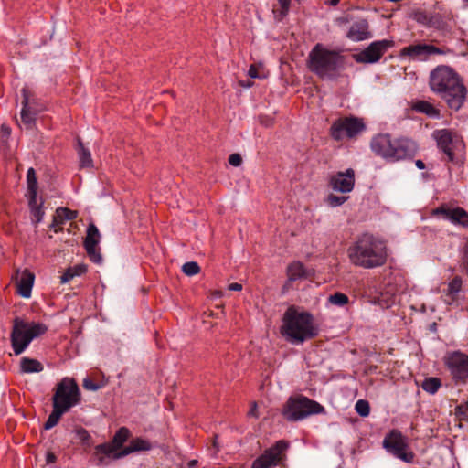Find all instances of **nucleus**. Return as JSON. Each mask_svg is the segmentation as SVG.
Wrapping results in <instances>:
<instances>
[{
  "label": "nucleus",
  "mask_w": 468,
  "mask_h": 468,
  "mask_svg": "<svg viewBox=\"0 0 468 468\" xmlns=\"http://www.w3.org/2000/svg\"><path fill=\"white\" fill-rule=\"evenodd\" d=\"M431 90L436 93L449 109L458 112L467 98V88L461 76L450 66L440 65L430 73Z\"/></svg>",
  "instance_id": "1"
},
{
  "label": "nucleus",
  "mask_w": 468,
  "mask_h": 468,
  "mask_svg": "<svg viewBox=\"0 0 468 468\" xmlns=\"http://www.w3.org/2000/svg\"><path fill=\"white\" fill-rule=\"evenodd\" d=\"M281 334L292 345H301L319 334V326L312 314L295 306H290L282 316Z\"/></svg>",
  "instance_id": "2"
},
{
  "label": "nucleus",
  "mask_w": 468,
  "mask_h": 468,
  "mask_svg": "<svg viewBox=\"0 0 468 468\" xmlns=\"http://www.w3.org/2000/svg\"><path fill=\"white\" fill-rule=\"evenodd\" d=\"M370 148L377 156L388 162L410 159L417 152L414 141L405 137L393 139L388 133L375 135L370 141Z\"/></svg>",
  "instance_id": "3"
},
{
  "label": "nucleus",
  "mask_w": 468,
  "mask_h": 468,
  "mask_svg": "<svg viewBox=\"0 0 468 468\" xmlns=\"http://www.w3.org/2000/svg\"><path fill=\"white\" fill-rule=\"evenodd\" d=\"M345 67V58L339 52L316 44L309 53V69L324 80L339 76Z\"/></svg>",
  "instance_id": "4"
},
{
  "label": "nucleus",
  "mask_w": 468,
  "mask_h": 468,
  "mask_svg": "<svg viewBox=\"0 0 468 468\" xmlns=\"http://www.w3.org/2000/svg\"><path fill=\"white\" fill-rule=\"evenodd\" d=\"M48 327L44 324L27 322L20 317L13 320L10 340L16 356L22 354L37 337L44 335Z\"/></svg>",
  "instance_id": "5"
},
{
  "label": "nucleus",
  "mask_w": 468,
  "mask_h": 468,
  "mask_svg": "<svg viewBox=\"0 0 468 468\" xmlns=\"http://www.w3.org/2000/svg\"><path fill=\"white\" fill-rule=\"evenodd\" d=\"M384 250L381 242L366 234L348 250V254L353 263H385L388 258Z\"/></svg>",
  "instance_id": "6"
},
{
  "label": "nucleus",
  "mask_w": 468,
  "mask_h": 468,
  "mask_svg": "<svg viewBox=\"0 0 468 468\" xmlns=\"http://www.w3.org/2000/svg\"><path fill=\"white\" fill-rule=\"evenodd\" d=\"M323 412L324 408L321 404L306 397L290 398L282 409V415L290 421H298Z\"/></svg>",
  "instance_id": "7"
},
{
  "label": "nucleus",
  "mask_w": 468,
  "mask_h": 468,
  "mask_svg": "<svg viewBox=\"0 0 468 468\" xmlns=\"http://www.w3.org/2000/svg\"><path fill=\"white\" fill-rule=\"evenodd\" d=\"M80 402V391L75 380L64 378L56 387L52 405H58L69 411Z\"/></svg>",
  "instance_id": "8"
},
{
  "label": "nucleus",
  "mask_w": 468,
  "mask_h": 468,
  "mask_svg": "<svg viewBox=\"0 0 468 468\" xmlns=\"http://www.w3.org/2000/svg\"><path fill=\"white\" fill-rule=\"evenodd\" d=\"M131 436L130 431L126 427L120 428L114 434L110 443L99 444L95 447L94 455L98 460V465L108 464V460L115 459V455L124 448L123 444Z\"/></svg>",
  "instance_id": "9"
},
{
  "label": "nucleus",
  "mask_w": 468,
  "mask_h": 468,
  "mask_svg": "<svg viewBox=\"0 0 468 468\" xmlns=\"http://www.w3.org/2000/svg\"><path fill=\"white\" fill-rule=\"evenodd\" d=\"M366 128L363 121L357 117L339 118L334 122L330 128V134L335 141L345 138H354Z\"/></svg>",
  "instance_id": "10"
},
{
  "label": "nucleus",
  "mask_w": 468,
  "mask_h": 468,
  "mask_svg": "<svg viewBox=\"0 0 468 468\" xmlns=\"http://www.w3.org/2000/svg\"><path fill=\"white\" fill-rule=\"evenodd\" d=\"M384 448L405 463H411L414 460V453L408 451L406 439L398 431H392L383 441Z\"/></svg>",
  "instance_id": "11"
},
{
  "label": "nucleus",
  "mask_w": 468,
  "mask_h": 468,
  "mask_svg": "<svg viewBox=\"0 0 468 468\" xmlns=\"http://www.w3.org/2000/svg\"><path fill=\"white\" fill-rule=\"evenodd\" d=\"M451 52V49L447 48H438L431 44L418 43L404 47L400 51V55L410 57L414 60L425 61L433 55H446Z\"/></svg>",
  "instance_id": "12"
},
{
  "label": "nucleus",
  "mask_w": 468,
  "mask_h": 468,
  "mask_svg": "<svg viewBox=\"0 0 468 468\" xmlns=\"http://www.w3.org/2000/svg\"><path fill=\"white\" fill-rule=\"evenodd\" d=\"M288 446L289 444L285 441H277L254 461L251 468H270L277 465L282 460Z\"/></svg>",
  "instance_id": "13"
},
{
  "label": "nucleus",
  "mask_w": 468,
  "mask_h": 468,
  "mask_svg": "<svg viewBox=\"0 0 468 468\" xmlns=\"http://www.w3.org/2000/svg\"><path fill=\"white\" fill-rule=\"evenodd\" d=\"M392 46V40L382 39L374 41L367 48L355 55V59L360 63H375Z\"/></svg>",
  "instance_id": "14"
},
{
  "label": "nucleus",
  "mask_w": 468,
  "mask_h": 468,
  "mask_svg": "<svg viewBox=\"0 0 468 468\" xmlns=\"http://www.w3.org/2000/svg\"><path fill=\"white\" fill-rule=\"evenodd\" d=\"M445 363L454 379L468 378V356L460 351L451 352L445 356Z\"/></svg>",
  "instance_id": "15"
},
{
  "label": "nucleus",
  "mask_w": 468,
  "mask_h": 468,
  "mask_svg": "<svg viewBox=\"0 0 468 468\" xmlns=\"http://www.w3.org/2000/svg\"><path fill=\"white\" fill-rule=\"evenodd\" d=\"M100 239L101 234L98 228L93 223L89 224L84 240V247L90 260L94 263H99L102 260L98 247Z\"/></svg>",
  "instance_id": "16"
},
{
  "label": "nucleus",
  "mask_w": 468,
  "mask_h": 468,
  "mask_svg": "<svg viewBox=\"0 0 468 468\" xmlns=\"http://www.w3.org/2000/svg\"><path fill=\"white\" fill-rule=\"evenodd\" d=\"M432 137L436 140L438 147L447 155L450 162L454 161L452 145L459 139L456 133L448 129L435 130Z\"/></svg>",
  "instance_id": "17"
},
{
  "label": "nucleus",
  "mask_w": 468,
  "mask_h": 468,
  "mask_svg": "<svg viewBox=\"0 0 468 468\" xmlns=\"http://www.w3.org/2000/svg\"><path fill=\"white\" fill-rule=\"evenodd\" d=\"M355 186V171L348 168L344 172H337L330 178V186L337 192L349 193Z\"/></svg>",
  "instance_id": "18"
},
{
  "label": "nucleus",
  "mask_w": 468,
  "mask_h": 468,
  "mask_svg": "<svg viewBox=\"0 0 468 468\" xmlns=\"http://www.w3.org/2000/svg\"><path fill=\"white\" fill-rule=\"evenodd\" d=\"M13 279L17 287L18 294L24 298H29L35 282L34 272L30 271L28 269H17Z\"/></svg>",
  "instance_id": "19"
},
{
  "label": "nucleus",
  "mask_w": 468,
  "mask_h": 468,
  "mask_svg": "<svg viewBox=\"0 0 468 468\" xmlns=\"http://www.w3.org/2000/svg\"><path fill=\"white\" fill-rule=\"evenodd\" d=\"M22 111H21V121L27 129L31 128L35 122L37 110L35 107L34 102L29 97V93L27 88H23L22 90Z\"/></svg>",
  "instance_id": "20"
},
{
  "label": "nucleus",
  "mask_w": 468,
  "mask_h": 468,
  "mask_svg": "<svg viewBox=\"0 0 468 468\" xmlns=\"http://www.w3.org/2000/svg\"><path fill=\"white\" fill-rule=\"evenodd\" d=\"M151 449L152 444L150 441L142 438H135L115 455V459H121L133 452L150 451Z\"/></svg>",
  "instance_id": "21"
},
{
  "label": "nucleus",
  "mask_w": 468,
  "mask_h": 468,
  "mask_svg": "<svg viewBox=\"0 0 468 468\" xmlns=\"http://www.w3.org/2000/svg\"><path fill=\"white\" fill-rule=\"evenodd\" d=\"M347 37L353 41H361L370 37L368 31V24L366 20H359L355 22L350 27Z\"/></svg>",
  "instance_id": "22"
},
{
  "label": "nucleus",
  "mask_w": 468,
  "mask_h": 468,
  "mask_svg": "<svg viewBox=\"0 0 468 468\" xmlns=\"http://www.w3.org/2000/svg\"><path fill=\"white\" fill-rule=\"evenodd\" d=\"M78 212L76 210H70L67 207H58L53 217V221L50 225L51 229H54L55 232H58L57 229L58 226L64 224L66 221L76 218Z\"/></svg>",
  "instance_id": "23"
},
{
  "label": "nucleus",
  "mask_w": 468,
  "mask_h": 468,
  "mask_svg": "<svg viewBox=\"0 0 468 468\" xmlns=\"http://www.w3.org/2000/svg\"><path fill=\"white\" fill-rule=\"evenodd\" d=\"M314 273L313 269L305 265H289L287 274L290 281L306 279Z\"/></svg>",
  "instance_id": "24"
},
{
  "label": "nucleus",
  "mask_w": 468,
  "mask_h": 468,
  "mask_svg": "<svg viewBox=\"0 0 468 468\" xmlns=\"http://www.w3.org/2000/svg\"><path fill=\"white\" fill-rule=\"evenodd\" d=\"M395 292L392 289L381 292L378 295L371 298L370 302L373 304L379 305L382 308H388L395 303Z\"/></svg>",
  "instance_id": "25"
},
{
  "label": "nucleus",
  "mask_w": 468,
  "mask_h": 468,
  "mask_svg": "<svg viewBox=\"0 0 468 468\" xmlns=\"http://www.w3.org/2000/svg\"><path fill=\"white\" fill-rule=\"evenodd\" d=\"M87 271V265H74L69 268L59 276L60 283H67L76 276H80Z\"/></svg>",
  "instance_id": "26"
},
{
  "label": "nucleus",
  "mask_w": 468,
  "mask_h": 468,
  "mask_svg": "<svg viewBox=\"0 0 468 468\" xmlns=\"http://www.w3.org/2000/svg\"><path fill=\"white\" fill-rule=\"evenodd\" d=\"M413 109L431 118L439 119L441 116L440 111L436 109L431 103L426 101H418L413 105Z\"/></svg>",
  "instance_id": "27"
},
{
  "label": "nucleus",
  "mask_w": 468,
  "mask_h": 468,
  "mask_svg": "<svg viewBox=\"0 0 468 468\" xmlns=\"http://www.w3.org/2000/svg\"><path fill=\"white\" fill-rule=\"evenodd\" d=\"M20 367L24 373H39L43 370V366L39 361L29 357H23Z\"/></svg>",
  "instance_id": "28"
},
{
  "label": "nucleus",
  "mask_w": 468,
  "mask_h": 468,
  "mask_svg": "<svg viewBox=\"0 0 468 468\" xmlns=\"http://www.w3.org/2000/svg\"><path fill=\"white\" fill-rule=\"evenodd\" d=\"M449 221L454 225L468 227V212L463 207H453Z\"/></svg>",
  "instance_id": "29"
},
{
  "label": "nucleus",
  "mask_w": 468,
  "mask_h": 468,
  "mask_svg": "<svg viewBox=\"0 0 468 468\" xmlns=\"http://www.w3.org/2000/svg\"><path fill=\"white\" fill-rule=\"evenodd\" d=\"M53 406V410L52 412L49 414L47 421L45 422L44 424V428L46 430H50L52 429L53 427H55L61 416L67 412L66 410L62 409L61 407H59L58 405H52Z\"/></svg>",
  "instance_id": "30"
},
{
  "label": "nucleus",
  "mask_w": 468,
  "mask_h": 468,
  "mask_svg": "<svg viewBox=\"0 0 468 468\" xmlns=\"http://www.w3.org/2000/svg\"><path fill=\"white\" fill-rule=\"evenodd\" d=\"M27 185L28 198H31L34 201L35 197H37V180L36 176V172L32 167L29 168L27 173Z\"/></svg>",
  "instance_id": "31"
},
{
  "label": "nucleus",
  "mask_w": 468,
  "mask_h": 468,
  "mask_svg": "<svg viewBox=\"0 0 468 468\" xmlns=\"http://www.w3.org/2000/svg\"><path fill=\"white\" fill-rule=\"evenodd\" d=\"M28 205L31 211V219L34 224H37L42 220L44 216V211L42 209V202L37 204V197H35L34 202L31 198H28Z\"/></svg>",
  "instance_id": "32"
},
{
  "label": "nucleus",
  "mask_w": 468,
  "mask_h": 468,
  "mask_svg": "<svg viewBox=\"0 0 468 468\" xmlns=\"http://www.w3.org/2000/svg\"><path fill=\"white\" fill-rule=\"evenodd\" d=\"M79 156H80V167H91L92 166V159L90 153L88 149H86L81 141L79 140Z\"/></svg>",
  "instance_id": "33"
},
{
  "label": "nucleus",
  "mask_w": 468,
  "mask_h": 468,
  "mask_svg": "<svg viewBox=\"0 0 468 468\" xmlns=\"http://www.w3.org/2000/svg\"><path fill=\"white\" fill-rule=\"evenodd\" d=\"M277 1H278V5H279L280 8L278 9L276 6H274L273 13L275 15V17L278 20H282L284 16H287V14L289 12L291 0H277Z\"/></svg>",
  "instance_id": "34"
},
{
  "label": "nucleus",
  "mask_w": 468,
  "mask_h": 468,
  "mask_svg": "<svg viewBox=\"0 0 468 468\" xmlns=\"http://www.w3.org/2000/svg\"><path fill=\"white\" fill-rule=\"evenodd\" d=\"M441 386V382L436 378H426L422 383V388L430 394H435Z\"/></svg>",
  "instance_id": "35"
},
{
  "label": "nucleus",
  "mask_w": 468,
  "mask_h": 468,
  "mask_svg": "<svg viewBox=\"0 0 468 468\" xmlns=\"http://www.w3.org/2000/svg\"><path fill=\"white\" fill-rule=\"evenodd\" d=\"M462 288V279L460 277H455L452 279L449 284L447 289V294L452 297V299H455L456 294L461 291Z\"/></svg>",
  "instance_id": "36"
},
{
  "label": "nucleus",
  "mask_w": 468,
  "mask_h": 468,
  "mask_svg": "<svg viewBox=\"0 0 468 468\" xmlns=\"http://www.w3.org/2000/svg\"><path fill=\"white\" fill-rule=\"evenodd\" d=\"M328 302L336 306H344L348 303V297L342 292H335L328 297Z\"/></svg>",
  "instance_id": "37"
},
{
  "label": "nucleus",
  "mask_w": 468,
  "mask_h": 468,
  "mask_svg": "<svg viewBox=\"0 0 468 468\" xmlns=\"http://www.w3.org/2000/svg\"><path fill=\"white\" fill-rule=\"evenodd\" d=\"M77 438L82 442L85 446L91 445V438L89 432L84 428H78L75 431Z\"/></svg>",
  "instance_id": "38"
},
{
  "label": "nucleus",
  "mask_w": 468,
  "mask_h": 468,
  "mask_svg": "<svg viewBox=\"0 0 468 468\" xmlns=\"http://www.w3.org/2000/svg\"><path fill=\"white\" fill-rule=\"evenodd\" d=\"M453 208L449 207L447 205L443 204L440 206L439 207L432 210L433 216H441L444 219L450 220L451 213L452 212Z\"/></svg>",
  "instance_id": "39"
},
{
  "label": "nucleus",
  "mask_w": 468,
  "mask_h": 468,
  "mask_svg": "<svg viewBox=\"0 0 468 468\" xmlns=\"http://www.w3.org/2000/svg\"><path fill=\"white\" fill-rule=\"evenodd\" d=\"M355 409H356V412L362 417H367L369 415L370 408H369V404L367 400H364V399L357 400L355 405Z\"/></svg>",
  "instance_id": "40"
},
{
  "label": "nucleus",
  "mask_w": 468,
  "mask_h": 468,
  "mask_svg": "<svg viewBox=\"0 0 468 468\" xmlns=\"http://www.w3.org/2000/svg\"><path fill=\"white\" fill-rule=\"evenodd\" d=\"M347 200V197H344V196H335L334 194H330L328 197H327V204L332 207H338V206H341L342 204H344L346 201Z\"/></svg>",
  "instance_id": "41"
},
{
  "label": "nucleus",
  "mask_w": 468,
  "mask_h": 468,
  "mask_svg": "<svg viewBox=\"0 0 468 468\" xmlns=\"http://www.w3.org/2000/svg\"><path fill=\"white\" fill-rule=\"evenodd\" d=\"M455 415L460 420L468 421V408L463 403L456 407Z\"/></svg>",
  "instance_id": "42"
},
{
  "label": "nucleus",
  "mask_w": 468,
  "mask_h": 468,
  "mask_svg": "<svg viewBox=\"0 0 468 468\" xmlns=\"http://www.w3.org/2000/svg\"><path fill=\"white\" fill-rule=\"evenodd\" d=\"M82 385L85 389L91 390V391L99 390L100 388H101L104 386L103 383H101V384L95 383L89 378H86L83 379Z\"/></svg>",
  "instance_id": "43"
},
{
  "label": "nucleus",
  "mask_w": 468,
  "mask_h": 468,
  "mask_svg": "<svg viewBox=\"0 0 468 468\" xmlns=\"http://www.w3.org/2000/svg\"><path fill=\"white\" fill-rule=\"evenodd\" d=\"M182 271L187 276H193L200 271L199 265H182Z\"/></svg>",
  "instance_id": "44"
},
{
  "label": "nucleus",
  "mask_w": 468,
  "mask_h": 468,
  "mask_svg": "<svg viewBox=\"0 0 468 468\" xmlns=\"http://www.w3.org/2000/svg\"><path fill=\"white\" fill-rule=\"evenodd\" d=\"M1 132H2L3 135H5V136L10 135V133H11L10 128L8 126H6L5 124L1 125Z\"/></svg>",
  "instance_id": "45"
},
{
  "label": "nucleus",
  "mask_w": 468,
  "mask_h": 468,
  "mask_svg": "<svg viewBox=\"0 0 468 468\" xmlns=\"http://www.w3.org/2000/svg\"><path fill=\"white\" fill-rule=\"evenodd\" d=\"M56 459H57V457L54 453L48 452V454H47V463H55Z\"/></svg>",
  "instance_id": "46"
},
{
  "label": "nucleus",
  "mask_w": 468,
  "mask_h": 468,
  "mask_svg": "<svg viewBox=\"0 0 468 468\" xmlns=\"http://www.w3.org/2000/svg\"><path fill=\"white\" fill-rule=\"evenodd\" d=\"M256 410H257V405H256V403H254L248 412L249 416L257 417Z\"/></svg>",
  "instance_id": "47"
},
{
  "label": "nucleus",
  "mask_w": 468,
  "mask_h": 468,
  "mask_svg": "<svg viewBox=\"0 0 468 468\" xmlns=\"http://www.w3.org/2000/svg\"><path fill=\"white\" fill-rule=\"evenodd\" d=\"M249 75L251 77V78H258V72H257V69L251 66L249 69Z\"/></svg>",
  "instance_id": "48"
},
{
  "label": "nucleus",
  "mask_w": 468,
  "mask_h": 468,
  "mask_svg": "<svg viewBox=\"0 0 468 468\" xmlns=\"http://www.w3.org/2000/svg\"><path fill=\"white\" fill-rule=\"evenodd\" d=\"M198 462L197 460H191L186 463V468H195Z\"/></svg>",
  "instance_id": "49"
},
{
  "label": "nucleus",
  "mask_w": 468,
  "mask_h": 468,
  "mask_svg": "<svg viewBox=\"0 0 468 468\" xmlns=\"http://www.w3.org/2000/svg\"><path fill=\"white\" fill-rule=\"evenodd\" d=\"M415 165H416V166H417L419 169H420V170H422V169H424V168H425V164H424V162H423V161H421V160H417V161L415 162Z\"/></svg>",
  "instance_id": "50"
},
{
  "label": "nucleus",
  "mask_w": 468,
  "mask_h": 468,
  "mask_svg": "<svg viewBox=\"0 0 468 468\" xmlns=\"http://www.w3.org/2000/svg\"><path fill=\"white\" fill-rule=\"evenodd\" d=\"M218 437H215L214 439V441H213V447H214V452L213 453H216V452L218 451Z\"/></svg>",
  "instance_id": "51"
},
{
  "label": "nucleus",
  "mask_w": 468,
  "mask_h": 468,
  "mask_svg": "<svg viewBox=\"0 0 468 468\" xmlns=\"http://www.w3.org/2000/svg\"><path fill=\"white\" fill-rule=\"evenodd\" d=\"M242 162V158L240 154H236V167L239 166Z\"/></svg>",
  "instance_id": "52"
},
{
  "label": "nucleus",
  "mask_w": 468,
  "mask_h": 468,
  "mask_svg": "<svg viewBox=\"0 0 468 468\" xmlns=\"http://www.w3.org/2000/svg\"><path fill=\"white\" fill-rule=\"evenodd\" d=\"M228 161H229V164L230 165H233V166H234V161H235L234 154H231L229 156Z\"/></svg>",
  "instance_id": "53"
},
{
  "label": "nucleus",
  "mask_w": 468,
  "mask_h": 468,
  "mask_svg": "<svg viewBox=\"0 0 468 468\" xmlns=\"http://www.w3.org/2000/svg\"><path fill=\"white\" fill-rule=\"evenodd\" d=\"M220 295H221V292L217 291V292H213L212 297L213 298L220 297Z\"/></svg>",
  "instance_id": "54"
},
{
  "label": "nucleus",
  "mask_w": 468,
  "mask_h": 468,
  "mask_svg": "<svg viewBox=\"0 0 468 468\" xmlns=\"http://www.w3.org/2000/svg\"><path fill=\"white\" fill-rule=\"evenodd\" d=\"M241 289H242L241 284H239V283L236 282V292L237 291H240Z\"/></svg>",
  "instance_id": "55"
},
{
  "label": "nucleus",
  "mask_w": 468,
  "mask_h": 468,
  "mask_svg": "<svg viewBox=\"0 0 468 468\" xmlns=\"http://www.w3.org/2000/svg\"><path fill=\"white\" fill-rule=\"evenodd\" d=\"M339 3V0H331L332 5H336Z\"/></svg>",
  "instance_id": "56"
},
{
  "label": "nucleus",
  "mask_w": 468,
  "mask_h": 468,
  "mask_svg": "<svg viewBox=\"0 0 468 468\" xmlns=\"http://www.w3.org/2000/svg\"><path fill=\"white\" fill-rule=\"evenodd\" d=\"M229 290L234 291V283H229Z\"/></svg>",
  "instance_id": "57"
},
{
  "label": "nucleus",
  "mask_w": 468,
  "mask_h": 468,
  "mask_svg": "<svg viewBox=\"0 0 468 468\" xmlns=\"http://www.w3.org/2000/svg\"><path fill=\"white\" fill-rule=\"evenodd\" d=\"M464 254H465V256H466V257H467V259H468V245H467V246H465V248H464Z\"/></svg>",
  "instance_id": "58"
},
{
  "label": "nucleus",
  "mask_w": 468,
  "mask_h": 468,
  "mask_svg": "<svg viewBox=\"0 0 468 468\" xmlns=\"http://www.w3.org/2000/svg\"><path fill=\"white\" fill-rule=\"evenodd\" d=\"M186 263L192 264V263H196V262L195 261H186Z\"/></svg>",
  "instance_id": "59"
},
{
  "label": "nucleus",
  "mask_w": 468,
  "mask_h": 468,
  "mask_svg": "<svg viewBox=\"0 0 468 468\" xmlns=\"http://www.w3.org/2000/svg\"><path fill=\"white\" fill-rule=\"evenodd\" d=\"M367 267H374L375 265L373 264H370V265H366Z\"/></svg>",
  "instance_id": "60"
},
{
  "label": "nucleus",
  "mask_w": 468,
  "mask_h": 468,
  "mask_svg": "<svg viewBox=\"0 0 468 468\" xmlns=\"http://www.w3.org/2000/svg\"><path fill=\"white\" fill-rule=\"evenodd\" d=\"M463 404L466 406V408H468V401Z\"/></svg>",
  "instance_id": "61"
}]
</instances>
